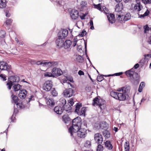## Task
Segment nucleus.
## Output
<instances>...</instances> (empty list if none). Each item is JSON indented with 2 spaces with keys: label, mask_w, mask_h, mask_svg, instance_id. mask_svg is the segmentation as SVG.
Listing matches in <instances>:
<instances>
[{
  "label": "nucleus",
  "mask_w": 151,
  "mask_h": 151,
  "mask_svg": "<svg viewBox=\"0 0 151 151\" xmlns=\"http://www.w3.org/2000/svg\"><path fill=\"white\" fill-rule=\"evenodd\" d=\"M77 41L78 40L77 38H74L73 41L72 42V46L73 47H75L76 46L77 44Z\"/></svg>",
  "instance_id": "09e8293b"
},
{
  "label": "nucleus",
  "mask_w": 151,
  "mask_h": 151,
  "mask_svg": "<svg viewBox=\"0 0 151 151\" xmlns=\"http://www.w3.org/2000/svg\"><path fill=\"white\" fill-rule=\"evenodd\" d=\"M86 31L83 29L82 30V32H81L78 35L79 36L81 37H83L84 35L86 34Z\"/></svg>",
  "instance_id": "3c124183"
},
{
  "label": "nucleus",
  "mask_w": 151,
  "mask_h": 151,
  "mask_svg": "<svg viewBox=\"0 0 151 151\" xmlns=\"http://www.w3.org/2000/svg\"><path fill=\"white\" fill-rule=\"evenodd\" d=\"M111 96L116 100L120 101L126 100L127 96L125 94L122 92H119L112 91L110 92Z\"/></svg>",
  "instance_id": "7ed1b4c3"
},
{
  "label": "nucleus",
  "mask_w": 151,
  "mask_h": 151,
  "mask_svg": "<svg viewBox=\"0 0 151 151\" xmlns=\"http://www.w3.org/2000/svg\"><path fill=\"white\" fill-rule=\"evenodd\" d=\"M44 76L45 77H54L55 76L53 75V74L52 73L49 72H45L44 74Z\"/></svg>",
  "instance_id": "e433bc0d"
},
{
  "label": "nucleus",
  "mask_w": 151,
  "mask_h": 151,
  "mask_svg": "<svg viewBox=\"0 0 151 151\" xmlns=\"http://www.w3.org/2000/svg\"><path fill=\"white\" fill-rule=\"evenodd\" d=\"M79 12L78 11L75 9H72L70 12V16L72 19H76L78 17Z\"/></svg>",
  "instance_id": "ddd939ff"
},
{
  "label": "nucleus",
  "mask_w": 151,
  "mask_h": 151,
  "mask_svg": "<svg viewBox=\"0 0 151 151\" xmlns=\"http://www.w3.org/2000/svg\"><path fill=\"white\" fill-rule=\"evenodd\" d=\"M44 62V61H43L42 62H41L40 61H37L36 63V64L38 65H42L43 66Z\"/></svg>",
  "instance_id": "13d9d810"
},
{
  "label": "nucleus",
  "mask_w": 151,
  "mask_h": 151,
  "mask_svg": "<svg viewBox=\"0 0 151 151\" xmlns=\"http://www.w3.org/2000/svg\"><path fill=\"white\" fill-rule=\"evenodd\" d=\"M86 111V108L85 107H83L81 108L80 111L79 110V111L76 113H77L79 115L85 116Z\"/></svg>",
  "instance_id": "a878e982"
},
{
  "label": "nucleus",
  "mask_w": 151,
  "mask_h": 151,
  "mask_svg": "<svg viewBox=\"0 0 151 151\" xmlns=\"http://www.w3.org/2000/svg\"><path fill=\"white\" fill-rule=\"evenodd\" d=\"M76 61L80 63H82L84 61L83 57L80 55L76 56Z\"/></svg>",
  "instance_id": "7c9ffc66"
},
{
  "label": "nucleus",
  "mask_w": 151,
  "mask_h": 151,
  "mask_svg": "<svg viewBox=\"0 0 151 151\" xmlns=\"http://www.w3.org/2000/svg\"><path fill=\"white\" fill-rule=\"evenodd\" d=\"M78 74L80 76L84 75V73L83 71L81 70H80L78 71Z\"/></svg>",
  "instance_id": "680f3d73"
},
{
  "label": "nucleus",
  "mask_w": 151,
  "mask_h": 151,
  "mask_svg": "<svg viewBox=\"0 0 151 151\" xmlns=\"http://www.w3.org/2000/svg\"><path fill=\"white\" fill-rule=\"evenodd\" d=\"M63 122L65 124H68L71 122V119L68 114H65L62 117Z\"/></svg>",
  "instance_id": "6ab92c4d"
},
{
  "label": "nucleus",
  "mask_w": 151,
  "mask_h": 151,
  "mask_svg": "<svg viewBox=\"0 0 151 151\" xmlns=\"http://www.w3.org/2000/svg\"><path fill=\"white\" fill-rule=\"evenodd\" d=\"M102 101V100L101 99H99L96 97L93 100V105L94 106H99L101 109H104V107L103 105H104Z\"/></svg>",
  "instance_id": "0eeeda50"
},
{
  "label": "nucleus",
  "mask_w": 151,
  "mask_h": 151,
  "mask_svg": "<svg viewBox=\"0 0 151 151\" xmlns=\"http://www.w3.org/2000/svg\"><path fill=\"white\" fill-rule=\"evenodd\" d=\"M105 147L109 150H111L113 148L112 144L111 143V142L109 141H106L104 142Z\"/></svg>",
  "instance_id": "412c9836"
},
{
  "label": "nucleus",
  "mask_w": 151,
  "mask_h": 151,
  "mask_svg": "<svg viewBox=\"0 0 151 151\" xmlns=\"http://www.w3.org/2000/svg\"><path fill=\"white\" fill-rule=\"evenodd\" d=\"M68 104H70L71 106H72L74 104V102L73 101V98L71 99L70 100L68 101Z\"/></svg>",
  "instance_id": "4d7b16f0"
},
{
  "label": "nucleus",
  "mask_w": 151,
  "mask_h": 151,
  "mask_svg": "<svg viewBox=\"0 0 151 151\" xmlns=\"http://www.w3.org/2000/svg\"><path fill=\"white\" fill-rule=\"evenodd\" d=\"M139 63L141 67H142L144 65H146L148 63V62L143 58L140 60Z\"/></svg>",
  "instance_id": "cd10ccee"
},
{
  "label": "nucleus",
  "mask_w": 151,
  "mask_h": 151,
  "mask_svg": "<svg viewBox=\"0 0 151 151\" xmlns=\"http://www.w3.org/2000/svg\"><path fill=\"white\" fill-rule=\"evenodd\" d=\"M103 133L104 136L106 139H108L110 137V133L108 130H104L103 132Z\"/></svg>",
  "instance_id": "bb28decb"
},
{
  "label": "nucleus",
  "mask_w": 151,
  "mask_h": 151,
  "mask_svg": "<svg viewBox=\"0 0 151 151\" xmlns=\"http://www.w3.org/2000/svg\"><path fill=\"white\" fill-rule=\"evenodd\" d=\"M52 95L53 96H56L58 95L57 92L56 91L55 88H53L52 89Z\"/></svg>",
  "instance_id": "37998d69"
},
{
  "label": "nucleus",
  "mask_w": 151,
  "mask_h": 151,
  "mask_svg": "<svg viewBox=\"0 0 151 151\" xmlns=\"http://www.w3.org/2000/svg\"><path fill=\"white\" fill-rule=\"evenodd\" d=\"M64 39L58 37L56 38L55 41V43L57 47L58 48L62 47L64 45Z\"/></svg>",
  "instance_id": "4468645a"
},
{
  "label": "nucleus",
  "mask_w": 151,
  "mask_h": 151,
  "mask_svg": "<svg viewBox=\"0 0 151 151\" xmlns=\"http://www.w3.org/2000/svg\"><path fill=\"white\" fill-rule=\"evenodd\" d=\"M122 10V8H120L119 6V4H117L116 5V8L115 9V11L116 12H119L121 11Z\"/></svg>",
  "instance_id": "c03bdc74"
},
{
  "label": "nucleus",
  "mask_w": 151,
  "mask_h": 151,
  "mask_svg": "<svg viewBox=\"0 0 151 151\" xmlns=\"http://www.w3.org/2000/svg\"><path fill=\"white\" fill-rule=\"evenodd\" d=\"M12 22V20L11 19H7L6 22V24L7 25H9L11 24Z\"/></svg>",
  "instance_id": "864d4df0"
},
{
  "label": "nucleus",
  "mask_w": 151,
  "mask_h": 151,
  "mask_svg": "<svg viewBox=\"0 0 151 151\" xmlns=\"http://www.w3.org/2000/svg\"><path fill=\"white\" fill-rule=\"evenodd\" d=\"M52 67H57L58 65V63L57 61H53L51 62Z\"/></svg>",
  "instance_id": "5fc2aeb1"
},
{
  "label": "nucleus",
  "mask_w": 151,
  "mask_h": 151,
  "mask_svg": "<svg viewBox=\"0 0 151 151\" xmlns=\"http://www.w3.org/2000/svg\"><path fill=\"white\" fill-rule=\"evenodd\" d=\"M52 72L53 75L56 76H60L61 75L62 73V72L61 70L57 68H53Z\"/></svg>",
  "instance_id": "2eb2a0df"
},
{
  "label": "nucleus",
  "mask_w": 151,
  "mask_h": 151,
  "mask_svg": "<svg viewBox=\"0 0 151 151\" xmlns=\"http://www.w3.org/2000/svg\"><path fill=\"white\" fill-rule=\"evenodd\" d=\"M27 92L25 90H22L19 91V96L21 99H24L27 94Z\"/></svg>",
  "instance_id": "dca6fc26"
},
{
  "label": "nucleus",
  "mask_w": 151,
  "mask_h": 151,
  "mask_svg": "<svg viewBox=\"0 0 151 151\" xmlns=\"http://www.w3.org/2000/svg\"><path fill=\"white\" fill-rule=\"evenodd\" d=\"M142 8V6L140 3H138L135 4L134 7L135 11L139 12Z\"/></svg>",
  "instance_id": "aec40b11"
},
{
  "label": "nucleus",
  "mask_w": 151,
  "mask_h": 151,
  "mask_svg": "<svg viewBox=\"0 0 151 151\" xmlns=\"http://www.w3.org/2000/svg\"><path fill=\"white\" fill-rule=\"evenodd\" d=\"M130 87L128 85H127L125 86L122 87L118 90V91H122V92L125 94L127 96L129 93L130 90Z\"/></svg>",
  "instance_id": "9d476101"
},
{
  "label": "nucleus",
  "mask_w": 151,
  "mask_h": 151,
  "mask_svg": "<svg viewBox=\"0 0 151 151\" xmlns=\"http://www.w3.org/2000/svg\"><path fill=\"white\" fill-rule=\"evenodd\" d=\"M8 80L9 82L7 83L6 85L8 86V88L10 89L13 85L17 84L19 81V78L17 76H11L8 78Z\"/></svg>",
  "instance_id": "39448f33"
},
{
  "label": "nucleus",
  "mask_w": 151,
  "mask_h": 151,
  "mask_svg": "<svg viewBox=\"0 0 151 151\" xmlns=\"http://www.w3.org/2000/svg\"><path fill=\"white\" fill-rule=\"evenodd\" d=\"M10 69V67L7 63L4 61H0V69L1 70L8 71Z\"/></svg>",
  "instance_id": "9b49d317"
},
{
  "label": "nucleus",
  "mask_w": 151,
  "mask_h": 151,
  "mask_svg": "<svg viewBox=\"0 0 151 151\" xmlns=\"http://www.w3.org/2000/svg\"><path fill=\"white\" fill-rule=\"evenodd\" d=\"M101 144H99L97 146V149L96 151H102L103 149L102 146L101 145Z\"/></svg>",
  "instance_id": "49530a36"
},
{
  "label": "nucleus",
  "mask_w": 151,
  "mask_h": 151,
  "mask_svg": "<svg viewBox=\"0 0 151 151\" xmlns=\"http://www.w3.org/2000/svg\"><path fill=\"white\" fill-rule=\"evenodd\" d=\"M68 34V30L66 29H61L58 33V37L63 39L66 38Z\"/></svg>",
  "instance_id": "1a4fd4ad"
},
{
  "label": "nucleus",
  "mask_w": 151,
  "mask_h": 151,
  "mask_svg": "<svg viewBox=\"0 0 151 151\" xmlns=\"http://www.w3.org/2000/svg\"><path fill=\"white\" fill-rule=\"evenodd\" d=\"M123 74V73L122 72H120L119 73H115L113 74H109L108 75H106L104 76L105 77H109L111 76H119L122 75Z\"/></svg>",
  "instance_id": "c9c22d12"
},
{
  "label": "nucleus",
  "mask_w": 151,
  "mask_h": 151,
  "mask_svg": "<svg viewBox=\"0 0 151 151\" xmlns=\"http://www.w3.org/2000/svg\"><path fill=\"white\" fill-rule=\"evenodd\" d=\"M102 11L101 12H103L105 14H109V10L105 6L102 7Z\"/></svg>",
  "instance_id": "a19ab883"
},
{
  "label": "nucleus",
  "mask_w": 151,
  "mask_h": 151,
  "mask_svg": "<svg viewBox=\"0 0 151 151\" xmlns=\"http://www.w3.org/2000/svg\"><path fill=\"white\" fill-rule=\"evenodd\" d=\"M89 23L91 26V27H90V29L92 30L94 29V28L93 26V20H90Z\"/></svg>",
  "instance_id": "603ef678"
},
{
  "label": "nucleus",
  "mask_w": 151,
  "mask_h": 151,
  "mask_svg": "<svg viewBox=\"0 0 151 151\" xmlns=\"http://www.w3.org/2000/svg\"><path fill=\"white\" fill-rule=\"evenodd\" d=\"M148 42L149 44L151 45V35L148 37Z\"/></svg>",
  "instance_id": "774afa93"
},
{
  "label": "nucleus",
  "mask_w": 151,
  "mask_h": 151,
  "mask_svg": "<svg viewBox=\"0 0 151 151\" xmlns=\"http://www.w3.org/2000/svg\"><path fill=\"white\" fill-rule=\"evenodd\" d=\"M51 62H45L44 61L43 64V67H52Z\"/></svg>",
  "instance_id": "58836bf2"
},
{
  "label": "nucleus",
  "mask_w": 151,
  "mask_h": 151,
  "mask_svg": "<svg viewBox=\"0 0 151 151\" xmlns=\"http://www.w3.org/2000/svg\"><path fill=\"white\" fill-rule=\"evenodd\" d=\"M15 118V115L14 114H13L12 115V116H11V122H14V119Z\"/></svg>",
  "instance_id": "bf43d9fd"
},
{
  "label": "nucleus",
  "mask_w": 151,
  "mask_h": 151,
  "mask_svg": "<svg viewBox=\"0 0 151 151\" xmlns=\"http://www.w3.org/2000/svg\"><path fill=\"white\" fill-rule=\"evenodd\" d=\"M81 120L79 117L72 120V126L68 129V132L72 137H75L76 135L80 138H84L87 135V130L81 128Z\"/></svg>",
  "instance_id": "f257e3e1"
},
{
  "label": "nucleus",
  "mask_w": 151,
  "mask_h": 151,
  "mask_svg": "<svg viewBox=\"0 0 151 151\" xmlns=\"http://www.w3.org/2000/svg\"><path fill=\"white\" fill-rule=\"evenodd\" d=\"M118 17H122V18H124V21H127L130 19L131 18V15L130 13H128L126 14L124 17L123 16H121L120 15H118Z\"/></svg>",
  "instance_id": "5701e85b"
},
{
  "label": "nucleus",
  "mask_w": 151,
  "mask_h": 151,
  "mask_svg": "<svg viewBox=\"0 0 151 151\" xmlns=\"http://www.w3.org/2000/svg\"><path fill=\"white\" fill-rule=\"evenodd\" d=\"M12 102L14 104H16L18 108L22 109L24 107V106L22 104L21 100L19 99L18 97L15 95L12 94L11 96Z\"/></svg>",
  "instance_id": "423d86ee"
},
{
  "label": "nucleus",
  "mask_w": 151,
  "mask_h": 151,
  "mask_svg": "<svg viewBox=\"0 0 151 151\" xmlns=\"http://www.w3.org/2000/svg\"><path fill=\"white\" fill-rule=\"evenodd\" d=\"M144 58L147 60L148 62L150 59L151 58V54H145L144 55Z\"/></svg>",
  "instance_id": "4c0bfd02"
},
{
  "label": "nucleus",
  "mask_w": 151,
  "mask_h": 151,
  "mask_svg": "<svg viewBox=\"0 0 151 151\" xmlns=\"http://www.w3.org/2000/svg\"><path fill=\"white\" fill-rule=\"evenodd\" d=\"M82 124L83 125L86 127H87V122L86 121H83L82 123Z\"/></svg>",
  "instance_id": "338daca9"
},
{
  "label": "nucleus",
  "mask_w": 151,
  "mask_h": 151,
  "mask_svg": "<svg viewBox=\"0 0 151 151\" xmlns=\"http://www.w3.org/2000/svg\"><path fill=\"white\" fill-rule=\"evenodd\" d=\"M52 86V82L51 81H46L43 86V89L47 91H50Z\"/></svg>",
  "instance_id": "6e6552de"
},
{
  "label": "nucleus",
  "mask_w": 151,
  "mask_h": 151,
  "mask_svg": "<svg viewBox=\"0 0 151 151\" xmlns=\"http://www.w3.org/2000/svg\"><path fill=\"white\" fill-rule=\"evenodd\" d=\"M47 105L51 106H53L55 104V102L53 99H47L46 101Z\"/></svg>",
  "instance_id": "b1692460"
},
{
  "label": "nucleus",
  "mask_w": 151,
  "mask_h": 151,
  "mask_svg": "<svg viewBox=\"0 0 151 151\" xmlns=\"http://www.w3.org/2000/svg\"><path fill=\"white\" fill-rule=\"evenodd\" d=\"M94 139L96 142L98 144H101L103 142L102 136L99 133L95 134Z\"/></svg>",
  "instance_id": "f8f14e48"
},
{
  "label": "nucleus",
  "mask_w": 151,
  "mask_h": 151,
  "mask_svg": "<svg viewBox=\"0 0 151 151\" xmlns=\"http://www.w3.org/2000/svg\"><path fill=\"white\" fill-rule=\"evenodd\" d=\"M124 148H129V142H125L124 144Z\"/></svg>",
  "instance_id": "052dcab7"
},
{
  "label": "nucleus",
  "mask_w": 151,
  "mask_h": 151,
  "mask_svg": "<svg viewBox=\"0 0 151 151\" xmlns=\"http://www.w3.org/2000/svg\"><path fill=\"white\" fill-rule=\"evenodd\" d=\"M151 28H150L147 25H146L145 27H144V32L145 33H147L148 31L151 29Z\"/></svg>",
  "instance_id": "a18cd8bd"
},
{
  "label": "nucleus",
  "mask_w": 151,
  "mask_h": 151,
  "mask_svg": "<svg viewBox=\"0 0 151 151\" xmlns=\"http://www.w3.org/2000/svg\"><path fill=\"white\" fill-rule=\"evenodd\" d=\"M18 112V110L17 109V108H15V107L14 106L13 114L16 115Z\"/></svg>",
  "instance_id": "0e129e2a"
},
{
  "label": "nucleus",
  "mask_w": 151,
  "mask_h": 151,
  "mask_svg": "<svg viewBox=\"0 0 151 151\" xmlns=\"http://www.w3.org/2000/svg\"><path fill=\"white\" fill-rule=\"evenodd\" d=\"M139 66L138 63L135 64L133 68L126 71L125 72V74L128 77H132L134 81H137L139 79V76L138 73L135 72L134 69H137Z\"/></svg>",
  "instance_id": "f03ea898"
},
{
  "label": "nucleus",
  "mask_w": 151,
  "mask_h": 151,
  "mask_svg": "<svg viewBox=\"0 0 151 151\" xmlns=\"http://www.w3.org/2000/svg\"><path fill=\"white\" fill-rule=\"evenodd\" d=\"M68 86L69 85L72 87V88L66 89L64 91L63 93L64 96L66 98H69L75 95V88L70 83H68Z\"/></svg>",
  "instance_id": "20e7f679"
},
{
  "label": "nucleus",
  "mask_w": 151,
  "mask_h": 151,
  "mask_svg": "<svg viewBox=\"0 0 151 151\" xmlns=\"http://www.w3.org/2000/svg\"><path fill=\"white\" fill-rule=\"evenodd\" d=\"M0 77L1 78V79L3 81H5L6 80V76L5 75L3 74H1L0 75Z\"/></svg>",
  "instance_id": "6e6d98bb"
},
{
  "label": "nucleus",
  "mask_w": 151,
  "mask_h": 151,
  "mask_svg": "<svg viewBox=\"0 0 151 151\" xmlns=\"http://www.w3.org/2000/svg\"><path fill=\"white\" fill-rule=\"evenodd\" d=\"M6 0H0V9H2L6 7Z\"/></svg>",
  "instance_id": "c85d7f7f"
},
{
  "label": "nucleus",
  "mask_w": 151,
  "mask_h": 151,
  "mask_svg": "<svg viewBox=\"0 0 151 151\" xmlns=\"http://www.w3.org/2000/svg\"><path fill=\"white\" fill-rule=\"evenodd\" d=\"M107 18L109 22L113 24L115 22L114 15L112 14H109L107 15Z\"/></svg>",
  "instance_id": "a211bd4d"
},
{
  "label": "nucleus",
  "mask_w": 151,
  "mask_h": 151,
  "mask_svg": "<svg viewBox=\"0 0 151 151\" xmlns=\"http://www.w3.org/2000/svg\"><path fill=\"white\" fill-rule=\"evenodd\" d=\"M22 86L19 84H15L13 86V88H14L15 91H19L21 88Z\"/></svg>",
  "instance_id": "c756f323"
},
{
  "label": "nucleus",
  "mask_w": 151,
  "mask_h": 151,
  "mask_svg": "<svg viewBox=\"0 0 151 151\" xmlns=\"http://www.w3.org/2000/svg\"><path fill=\"white\" fill-rule=\"evenodd\" d=\"M6 16L7 17H9L10 16V14L9 13L8 11L6 10Z\"/></svg>",
  "instance_id": "69168bd1"
},
{
  "label": "nucleus",
  "mask_w": 151,
  "mask_h": 151,
  "mask_svg": "<svg viewBox=\"0 0 151 151\" xmlns=\"http://www.w3.org/2000/svg\"><path fill=\"white\" fill-rule=\"evenodd\" d=\"M60 105L62 106L63 107L64 105L66 104V103L65 99L63 98H61L60 99Z\"/></svg>",
  "instance_id": "72a5a7b5"
},
{
  "label": "nucleus",
  "mask_w": 151,
  "mask_h": 151,
  "mask_svg": "<svg viewBox=\"0 0 151 151\" xmlns=\"http://www.w3.org/2000/svg\"><path fill=\"white\" fill-rule=\"evenodd\" d=\"M82 106L81 104L77 103L76 105V109L75 110V112L76 113L78 112L79 111V109Z\"/></svg>",
  "instance_id": "f704fd0d"
},
{
  "label": "nucleus",
  "mask_w": 151,
  "mask_h": 151,
  "mask_svg": "<svg viewBox=\"0 0 151 151\" xmlns=\"http://www.w3.org/2000/svg\"><path fill=\"white\" fill-rule=\"evenodd\" d=\"M63 109L65 110L68 112H69L70 111L71 109V107L70 105L68 103L64 105L63 107Z\"/></svg>",
  "instance_id": "393cba45"
},
{
  "label": "nucleus",
  "mask_w": 151,
  "mask_h": 151,
  "mask_svg": "<svg viewBox=\"0 0 151 151\" xmlns=\"http://www.w3.org/2000/svg\"><path fill=\"white\" fill-rule=\"evenodd\" d=\"M6 35V32L5 31L1 30L0 32V37L1 38L4 37Z\"/></svg>",
  "instance_id": "8fccbe9b"
},
{
  "label": "nucleus",
  "mask_w": 151,
  "mask_h": 151,
  "mask_svg": "<svg viewBox=\"0 0 151 151\" xmlns=\"http://www.w3.org/2000/svg\"><path fill=\"white\" fill-rule=\"evenodd\" d=\"M105 75H98L97 77V80L99 82H101L104 79L103 76H104Z\"/></svg>",
  "instance_id": "79ce46f5"
},
{
  "label": "nucleus",
  "mask_w": 151,
  "mask_h": 151,
  "mask_svg": "<svg viewBox=\"0 0 151 151\" xmlns=\"http://www.w3.org/2000/svg\"><path fill=\"white\" fill-rule=\"evenodd\" d=\"M63 0H61V1H58V2H57V5L59 6H61L63 5Z\"/></svg>",
  "instance_id": "e2e57ef3"
},
{
  "label": "nucleus",
  "mask_w": 151,
  "mask_h": 151,
  "mask_svg": "<svg viewBox=\"0 0 151 151\" xmlns=\"http://www.w3.org/2000/svg\"><path fill=\"white\" fill-rule=\"evenodd\" d=\"M71 45H72V42L69 40H66L64 43V45L65 49L69 48Z\"/></svg>",
  "instance_id": "4be33fe9"
},
{
  "label": "nucleus",
  "mask_w": 151,
  "mask_h": 151,
  "mask_svg": "<svg viewBox=\"0 0 151 151\" xmlns=\"http://www.w3.org/2000/svg\"><path fill=\"white\" fill-rule=\"evenodd\" d=\"M91 145V142L89 140H87L84 144V146L88 148L90 147Z\"/></svg>",
  "instance_id": "473e14b6"
},
{
  "label": "nucleus",
  "mask_w": 151,
  "mask_h": 151,
  "mask_svg": "<svg viewBox=\"0 0 151 151\" xmlns=\"http://www.w3.org/2000/svg\"><path fill=\"white\" fill-rule=\"evenodd\" d=\"M145 84L144 82H141L139 86V87L138 89V91L139 92H142L143 88L145 86Z\"/></svg>",
  "instance_id": "2f4dec72"
},
{
  "label": "nucleus",
  "mask_w": 151,
  "mask_h": 151,
  "mask_svg": "<svg viewBox=\"0 0 151 151\" xmlns=\"http://www.w3.org/2000/svg\"><path fill=\"white\" fill-rule=\"evenodd\" d=\"M81 5L82 7H86L87 5V2L85 1H81Z\"/></svg>",
  "instance_id": "de8ad7c7"
},
{
  "label": "nucleus",
  "mask_w": 151,
  "mask_h": 151,
  "mask_svg": "<svg viewBox=\"0 0 151 151\" xmlns=\"http://www.w3.org/2000/svg\"><path fill=\"white\" fill-rule=\"evenodd\" d=\"M54 110L57 114H61L63 112V107L57 106L54 108Z\"/></svg>",
  "instance_id": "f3484780"
},
{
  "label": "nucleus",
  "mask_w": 151,
  "mask_h": 151,
  "mask_svg": "<svg viewBox=\"0 0 151 151\" xmlns=\"http://www.w3.org/2000/svg\"><path fill=\"white\" fill-rule=\"evenodd\" d=\"M94 8L97 9L100 11H102V7L101 8L100 4H99L97 5L94 4Z\"/></svg>",
  "instance_id": "ea45409f"
}]
</instances>
